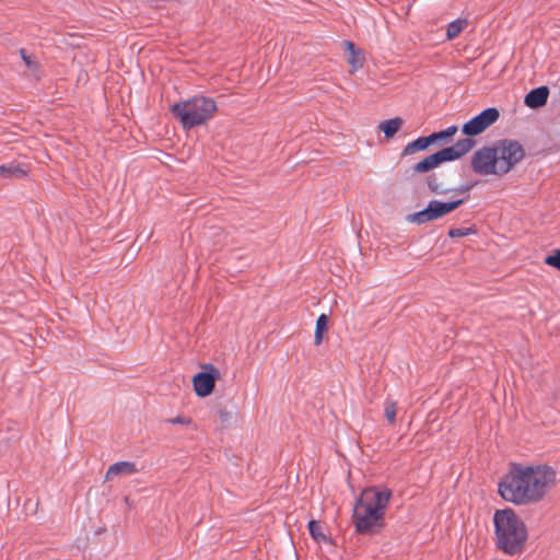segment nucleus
<instances>
[{
    "instance_id": "nucleus-1",
    "label": "nucleus",
    "mask_w": 560,
    "mask_h": 560,
    "mask_svg": "<svg viewBox=\"0 0 560 560\" xmlns=\"http://www.w3.org/2000/svg\"><path fill=\"white\" fill-rule=\"evenodd\" d=\"M557 472L550 466L514 464L499 482V493L505 501L517 505L536 503L555 486Z\"/></svg>"
},
{
    "instance_id": "nucleus-2",
    "label": "nucleus",
    "mask_w": 560,
    "mask_h": 560,
    "mask_svg": "<svg viewBox=\"0 0 560 560\" xmlns=\"http://www.w3.org/2000/svg\"><path fill=\"white\" fill-rule=\"evenodd\" d=\"M525 156L523 145L513 139H501L474 152L471 168L479 175L508 174Z\"/></svg>"
},
{
    "instance_id": "nucleus-3",
    "label": "nucleus",
    "mask_w": 560,
    "mask_h": 560,
    "mask_svg": "<svg viewBox=\"0 0 560 560\" xmlns=\"http://www.w3.org/2000/svg\"><path fill=\"white\" fill-rule=\"evenodd\" d=\"M392 498L388 488H366L355 501L353 523L355 532L361 535H374L384 527L385 510Z\"/></svg>"
},
{
    "instance_id": "nucleus-4",
    "label": "nucleus",
    "mask_w": 560,
    "mask_h": 560,
    "mask_svg": "<svg viewBox=\"0 0 560 560\" xmlns=\"http://www.w3.org/2000/svg\"><path fill=\"white\" fill-rule=\"evenodd\" d=\"M497 548L508 556L521 553L526 545L528 533L523 520L512 510H497L493 515Z\"/></svg>"
},
{
    "instance_id": "nucleus-5",
    "label": "nucleus",
    "mask_w": 560,
    "mask_h": 560,
    "mask_svg": "<svg viewBox=\"0 0 560 560\" xmlns=\"http://www.w3.org/2000/svg\"><path fill=\"white\" fill-rule=\"evenodd\" d=\"M171 110L184 128L190 129L209 120L217 110V104L211 97L195 96L174 104Z\"/></svg>"
},
{
    "instance_id": "nucleus-6",
    "label": "nucleus",
    "mask_w": 560,
    "mask_h": 560,
    "mask_svg": "<svg viewBox=\"0 0 560 560\" xmlns=\"http://www.w3.org/2000/svg\"><path fill=\"white\" fill-rule=\"evenodd\" d=\"M464 199H456L450 201H440L436 199L430 200L427 207L420 211L407 215V221L418 225L436 221L444 215L451 213L464 203Z\"/></svg>"
},
{
    "instance_id": "nucleus-7",
    "label": "nucleus",
    "mask_w": 560,
    "mask_h": 560,
    "mask_svg": "<svg viewBox=\"0 0 560 560\" xmlns=\"http://www.w3.org/2000/svg\"><path fill=\"white\" fill-rule=\"evenodd\" d=\"M500 117L495 107H488L464 124L462 131L468 137L478 136L493 125Z\"/></svg>"
},
{
    "instance_id": "nucleus-8",
    "label": "nucleus",
    "mask_w": 560,
    "mask_h": 560,
    "mask_svg": "<svg viewBox=\"0 0 560 560\" xmlns=\"http://www.w3.org/2000/svg\"><path fill=\"white\" fill-rule=\"evenodd\" d=\"M220 377L219 370L212 364H205L203 371L197 373L192 377V385L197 396L207 397L209 396L214 386L215 381Z\"/></svg>"
},
{
    "instance_id": "nucleus-9",
    "label": "nucleus",
    "mask_w": 560,
    "mask_h": 560,
    "mask_svg": "<svg viewBox=\"0 0 560 560\" xmlns=\"http://www.w3.org/2000/svg\"><path fill=\"white\" fill-rule=\"evenodd\" d=\"M549 96V89L546 85H541L530 90L524 98V104L532 108L537 109L547 103Z\"/></svg>"
},
{
    "instance_id": "nucleus-10",
    "label": "nucleus",
    "mask_w": 560,
    "mask_h": 560,
    "mask_svg": "<svg viewBox=\"0 0 560 560\" xmlns=\"http://www.w3.org/2000/svg\"><path fill=\"white\" fill-rule=\"evenodd\" d=\"M27 175V168L24 164L19 162H10L0 165V177L3 178H23Z\"/></svg>"
},
{
    "instance_id": "nucleus-11",
    "label": "nucleus",
    "mask_w": 560,
    "mask_h": 560,
    "mask_svg": "<svg viewBox=\"0 0 560 560\" xmlns=\"http://www.w3.org/2000/svg\"><path fill=\"white\" fill-rule=\"evenodd\" d=\"M138 471L136 464L132 462L121 460L109 466L106 477L110 478L118 475H132Z\"/></svg>"
},
{
    "instance_id": "nucleus-12",
    "label": "nucleus",
    "mask_w": 560,
    "mask_h": 560,
    "mask_svg": "<svg viewBox=\"0 0 560 560\" xmlns=\"http://www.w3.org/2000/svg\"><path fill=\"white\" fill-rule=\"evenodd\" d=\"M404 120L400 117H394L388 120H384L380 124L378 128L384 132L386 138H393L395 133L402 126Z\"/></svg>"
},
{
    "instance_id": "nucleus-13",
    "label": "nucleus",
    "mask_w": 560,
    "mask_h": 560,
    "mask_svg": "<svg viewBox=\"0 0 560 560\" xmlns=\"http://www.w3.org/2000/svg\"><path fill=\"white\" fill-rule=\"evenodd\" d=\"M429 145H431V141L429 139V136L427 137H419L416 140L409 142L402 150L401 155H409L417 151H423Z\"/></svg>"
},
{
    "instance_id": "nucleus-14",
    "label": "nucleus",
    "mask_w": 560,
    "mask_h": 560,
    "mask_svg": "<svg viewBox=\"0 0 560 560\" xmlns=\"http://www.w3.org/2000/svg\"><path fill=\"white\" fill-rule=\"evenodd\" d=\"M427 186L430 189V191L435 195H446L452 190L444 186V184L440 180L439 175L435 173L427 177Z\"/></svg>"
},
{
    "instance_id": "nucleus-15",
    "label": "nucleus",
    "mask_w": 560,
    "mask_h": 560,
    "mask_svg": "<svg viewBox=\"0 0 560 560\" xmlns=\"http://www.w3.org/2000/svg\"><path fill=\"white\" fill-rule=\"evenodd\" d=\"M328 330V316L320 314L316 320V328L314 335V343L320 345L323 341L324 334Z\"/></svg>"
},
{
    "instance_id": "nucleus-16",
    "label": "nucleus",
    "mask_w": 560,
    "mask_h": 560,
    "mask_svg": "<svg viewBox=\"0 0 560 560\" xmlns=\"http://www.w3.org/2000/svg\"><path fill=\"white\" fill-rule=\"evenodd\" d=\"M474 145H475V140H472L470 138H464V139L457 140L456 143L454 145H452L451 148H453L452 151H455L456 159H459L463 155H465L466 153H468L472 149Z\"/></svg>"
},
{
    "instance_id": "nucleus-17",
    "label": "nucleus",
    "mask_w": 560,
    "mask_h": 560,
    "mask_svg": "<svg viewBox=\"0 0 560 560\" xmlns=\"http://www.w3.org/2000/svg\"><path fill=\"white\" fill-rule=\"evenodd\" d=\"M308 532L317 542H326L328 540L327 535L323 532V526L317 521L312 520L308 522Z\"/></svg>"
},
{
    "instance_id": "nucleus-18",
    "label": "nucleus",
    "mask_w": 560,
    "mask_h": 560,
    "mask_svg": "<svg viewBox=\"0 0 560 560\" xmlns=\"http://www.w3.org/2000/svg\"><path fill=\"white\" fill-rule=\"evenodd\" d=\"M436 166H438V164L435 162V159H434L433 154H431V155L425 156L420 162L416 163L412 166V171L415 173H427Z\"/></svg>"
},
{
    "instance_id": "nucleus-19",
    "label": "nucleus",
    "mask_w": 560,
    "mask_h": 560,
    "mask_svg": "<svg viewBox=\"0 0 560 560\" xmlns=\"http://www.w3.org/2000/svg\"><path fill=\"white\" fill-rule=\"evenodd\" d=\"M452 150H453V148L447 147V148H444V149L433 153V156L435 159L438 166L444 162H452V161L457 160L455 151H452Z\"/></svg>"
},
{
    "instance_id": "nucleus-20",
    "label": "nucleus",
    "mask_w": 560,
    "mask_h": 560,
    "mask_svg": "<svg viewBox=\"0 0 560 560\" xmlns=\"http://www.w3.org/2000/svg\"><path fill=\"white\" fill-rule=\"evenodd\" d=\"M456 131H457V126L453 125V126L447 127L444 130L429 135V139L431 141V144H433L438 141L445 140L447 138L453 137L456 133Z\"/></svg>"
},
{
    "instance_id": "nucleus-21",
    "label": "nucleus",
    "mask_w": 560,
    "mask_h": 560,
    "mask_svg": "<svg viewBox=\"0 0 560 560\" xmlns=\"http://www.w3.org/2000/svg\"><path fill=\"white\" fill-rule=\"evenodd\" d=\"M465 24H466V21H464V20L452 21L447 25V30H446L447 38L453 39V38L457 37L459 35V33L463 31Z\"/></svg>"
},
{
    "instance_id": "nucleus-22",
    "label": "nucleus",
    "mask_w": 560,
    "mask_h": 560,
    "mask_svg": "<svg viewBox=\"0 0 560 560\" xmlns=\"http://www.w3.org/2000/svg\"><path fill=\"white\" fill-rule=\"evenodd\" d=\"M396 412H397L396 402L392 401V400L385 401L384 415L390 424H393L396 421Z\"/></svg>"
},
{
    "instance_id": "nucleus-23",
    "label": "nucleus",
    "mask_w": 560,
    "mask_h": 560,
    "mask_svg": "<svg viewBox=\"0 0 560 560\" xmlns=\"http://www.w3.org/2000/svg\"><path fill=\"white\" fill-rule=\"evenodd\" d=\"M472 233H475V230L471 228H460V229L456 228V229H451L447 234L451 238H455V237L467 236Z\"/></svg>"
},
{
    "instance_id": "nucleus-24",
    "label": "nucleus",
    "mask_w": 560,
    "mask_h": 560,
    "mask_svg": "<svg viewBox=\"0 0 560 560\" xmlns=\"http://www.w3.org/2000/svg\"><path fill=\"white\" fill-rule=\"evenodd\" d=\"M20 55H21L23 61L25 62V66L30 70L35 71L37 69V62L31 56L27 55L25 49H20Z\"/></svg>"
},
{
    "instance_id": "nucleus-25",
    "label": "nucleus",
    "mask_w": 560,
    "mask_h": 560,
    "mask_svg": "<svg viewBox=\"0 0 560 560\" xmlns=\"http://www.w3.org/2000/svg\"><path fill=\"white\" fill-rule=\"evenodd\" d=\"M545 262L560 270V249L556 250L552 255H548L545 258Z\"/></svg>"
},
{
    "instance_id": "nucleus-26",
    "label": "nucleus",
    "mask_w": 560,
    "mask_h": 560,
    "mask_svg": "<svg viewBox=\"0 0 560 560\" xmlns=\"http://www.w3.org/2000/svg\"><path fill=\"white\" fill-rule=\"evenodd\" d=\"M349 62L353 66L354 69L362 67L363 58H360V50H357L355 55H351Z\"/></svg>"
},
{
    "instance_id": "nucleus-27",
    "label": "nucleus",
    "mask_w": 560,
    "mask_h": 560,
    "mask_svg": "<svg viewBox=\"0 0 560 560\" xmlns=\"http://www.w3.org/2000/svg\"><path fill=\"white\" fill-rule=\"evenodd\" d=\"M168 423H172V424H183V425H187L190 423V420L186 417H175V418H172V419H168L167 420Z\"/></svg>"
},
{
    "instance_id": "nucleus-28",
    "label": "nucleus",
    "mask_w": 560,
    "mask_h": 560,
    "mask_svg": "<svg viewBox=\"0 0 560 560\" xmlns=\"http://www.w3.org/2000/svg\"><path fill=\"white\" fill-rule=\"evenodd\" d=\"M471 188L470 185H462L459 187H456V188H451V192H458V194H463V192H467L469 189Z\"/></svg>"
},
{
    "instance_id": "nucleus-29",
    "label": "nucleus",
    "mask_w": 560,
    "mask_h": 560,
    "mask_svg": "<svg viewBox=\"0 0 560 560\" xmlns=\"http://www.w3.org/2000/svg\"><path fill=\"white\" fill-rule=\"evenodd\" d=\"M343 45L347 47V49L350 51L351 55H355L357 49H355V46H354V44L352 42L345 40Z\"/></svg>"
},
{
    "instance_id": "nucleus-30",
    "label": "nucleus",
    "mask_w": 560,
    "mask_h": 560,
    "mask_svg": "<svg viewBox=\"0 0 560 560\" xmlns=\"http://www.w3.org/2000/svg\"><path fill=\"white\" fill-rule=\"evenodd\" d=\"M219 415H220V419L224 422V421H228L229 420V413L224 410H220L219 411Z\"/></svg>"
}]
</instances>
